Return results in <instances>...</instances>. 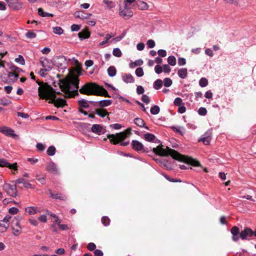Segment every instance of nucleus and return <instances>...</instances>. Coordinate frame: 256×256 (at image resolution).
<instances>
[{"instance_id":"obj_1","label":"nucleus","mask_w":256,"mask_h":256,"mask_svg":"<svg viewBox=\"0 0 256 256\" xmlns=\"http://www.w3.org/2000/svg\"><path fill=\"white\" fill-rule=\"evenodd\" d=\"M82 69L76 66L66 76L60 80V88L64 92L66 98H72L78 94L79 79L78 77L81 75Z\"/></svg>"},{"instance_id":"obj_2","label":"nucleus","mask_w":256,"mask_h":256,"mask_svg":"<svg viewBox=\"0 0 256 256\" xmlns=\"http://www.w3.org/2000/svg\"><path fill=\"white\" fill-rule=\"evenodd\" d=\"M40 86L38 88V96L43 100H50L48 103L53 104L57 108L64 107L66 105V101L63 98H58L56 94H60L55 91L53 88L46 83L37 82Z\"/></svg>"},{"instance_id":"obj_3","label":"nucleus","mask_w":256,"mask_h":256,"mask_svg":"<svg viewBox=\"0 0 256 256\" xmlns=\"http://www.w3.org/2000/svg\"><path fill=\"white\" fill-rule=\"evenodd\" d=\"M162 146H163L160 144L156 146V148H152V152L154 154L160 156H166L170 155L174 159L180 162H184L188 164H190L194 166H200V163L198 161L180 154L178 152L170 148L168 146H166V149L164 148Z\"/></svg>"},{"instance_id":"obj_4","label":"nucleus","mask_w":256,"mask_h":256,"mask_svg":"<svg viewBox=\"0 0 256 256\" xmlns=\"http://www.w3.org/2000/svg\"><path fill=\"white\" fill-rule=\"evenodd\" d=\"M80 92L82 94L86 95H96L104 96L110 98L107 90L102 86H100L96 83L88 82L84 84L80 89Z\"/></svg>"},{"instance_id":"obj_5","label":"nucleus","mask_w":256,"mask_h":256,"mask_svg":"<svg viewBox=\"0 0 256 256\" xmlns=\"http://www.w3.org/2000/svg\"><path fill=\"white\" fill-rule=\"evenodd\" d=\"M22 220L21 216H17L12 220L11 224L12 234L15 236H18L22 234V230L20 222Z\"/></svg>"},{"instance_id":"obj_6","label":"nucleus","mask_w":256,"mask_h":256,"mask_svg":"<svg viewBox=\"0 0 256 256\" xmlns=\"http://www.w3.org/2000/svg\"><path fill=\"white\" fill-rule=\"evenodd\" d=\"M119 13L120 16L126 19H128L132 16V12L128 4L126 3V2H124L123 4L120 6Z\"/></svg>"},{"instance_id":"obj_7","label":"nucleus","mask_w":256,"mask_h":256,"mask_svg":"<svg viewBox=\"0 0 256 256\" xmlns=\"http://www.w3.org/2000/svg\"><path fill=\"white\" fill-rule=\"evenodd\" d=\"M126 136L125 132L118 133L116 134H108V138L110 139V142L116 144L119 142L124 140Z\"/></svg>"},{"instance_id":"obj_8","label":"nucleus","mask_w":256,"mask_h":256,"mask_svg":"<svg viewBox=\"0 0 256 256\" xmlns=\"http://www.w3.org/2000/svg\"><path fill=\"white\" fill-rule=\"evenodd\" d=\"M54 64L62 69L66 68V62L64 56H56L54 58Z\"/></svg>"},{"instance_id":"obj_9","label":"nucleus","mask_w":256,"mask_h":256,"mask_svg":"<svg viewBox=\"0 0 256 256\" xmlns=\"http://www.w3.org/2000/svg\"><path fill=\"white\" fill-rule=\"evenodd\" d=\"M4 190L8 195L15 197L16 196V185H11L8 184H4Z\"/></svg>"},{"instance_id":"obj_10","label":"nucleus","mask_w":256,"mask_h":256,"mask_svg":"<svg viewBox=\"0 0 256 256\" xmlns=\"http://www.w3.org/2000/svg\"><path fill=\"white\" fill-rule=\"evenodd\" d=\"M40 62L45 71H50L53 68V64L46 58H40Z\"/></svg>"},{"instance_id":"obj_11","label":"nucleus","mask_w":256,"mask_h":256,"mask_svg":"<svg viewBox=\"0 0 256 256\" xmlns=\"http://www.w3.org/2000/svg\"><path fill=\"white\" fill-rule=\"evenodd\" d=\"M12 216L8 214L6 215L2 220H0V230L2 232H6L9 227V222Z\"/></svg>"},{"instance_id":"obj_12","label":"nucleus","mask_w":256,"mask_h":256,"mask_svg":"<svg viewBox=\"0 0 256 256\" xmlns=\"http://www.w3.org/2000/svg\"><path fill=\"white\" fill-rule=\"evenodd\" d=\"M212 132L211 130H207L198 140V142H202L206 145H208L212 139Z\"/></svg>"},{"instance_id":"obj_13","label":"nucleus","mask_w":256,"mask_h":256,"mask_svg":"<svg viewBox=\"0 0 256 256\" xmlns=\"http://www.w3.org/2000/svg\"><path fill=\"white\" fill-rule=\"evenodd\" d=\"M12 9L18 10L22 8V3L18 0H5Z\"/></svg>"},{"instance_id":"obj_14","label":"nucleus","mask_w":256,"mask_h":256,"mask_svg":"<svg viewBox=\"0 0 256 256\" xmlns=\"http://www.w3.org/2000/svg\"><path fill=\"white\" fill-rule=\"evenodd\" d=\"M254 235V232L252 230L246 227L240 233V236L242 240H246L248 236L251 237Z\"/></svg>"},{"instance_id":"obj_15","label":"nucleus","mask_w":256,"mask_h":256,"mask_svg":"<svg viewBox=\"0 0 256 256\" xmlns=\"http://www.w3.org/2000/svg\"><path fill=\"white\" fill-rule=\"evenodd\" d=\"M46 170L54 174H57L59 173L56 164L52 162L48 164L46 166Z\"/></svg>"},{"instance_id":"obj_16","label":"nucleus","mask_w":256,"mask_h":256,"mask_svg":"<svg viewBox=\"0 0 256 256\" xmlns=\"http://www.w3.org/2000/svg\"><path fill=\"white\" fill-rule=\"evenodd\" d=\"M90 102L94 103V106L104 108L110 106L112 103V101L110 100H104L96 102Z\"/></svg>"},{"instance_id":"obj_17","label":"nucleus","mask_w":256,"mask_h":256,"mask_svg":"<svg viewBox=\"0 0 256 256\" xmlns=\"http://www.w3.org/2000/svg\"><path fill=\"white\" fill-rule=\"evenodd\" d=\"M132 148L136 150L141 151L144 150V146L143 144L138 140H132Z\"/></svg>"},{"instance_id":"obj_18","label":"nucleus","mask_w":256,"mask_h":256,"mask_svg":"<svg viewBox=\"0 0 256 256\" xmlns=\"http://www.w3.org/2000/svg\"><path fill=\"white\" fill-rule=\"evenodd\" d=\"M74 16L82 20H85L91 16V14H86L82 11H78L74 13Z\"/></svg>"},{"instance_id":"obj_19","label":"nucleus","mask_w":256,"mask_h":256,"mask_svg":"<svg viewBox=\"0 0 256 256\" xmlns=\"http://www.w3.org/2000/svg\"><path fill=\"white\" fill-rule=\"evenodd\" d=\"M0 132L7 136H14V130L11 128H8V127H2L0 128Z\"/></svg>"},{"instance_id":"obj_20","label":"nucleus","mask_w":256,"mask_h":256,"mask_svg":"<svg viewBox=\"0 0 256 256\" xmlns=\"http://www.w3.org/2000/svg\"><path fill=\"white\" fill-rule=\"evenodd\" d=\"M122 80L126 83H132L134 82V78L130 74H124L122 76Z\"/></svg>"},{"instance_id":"obj_21","label":"nucleus","mask_w":256,"mask_h":256,"mask_svg":"<svg viewBox=\"0 0 256 256\" xmlns=\"http://www.w3.org/2000/svg\"><path fill=\"white\" fill-rule=\"evenodd\" d=\"M96 113L102 118H104L105 116H108L109 113L104 108H96L95 110Z\"/></svg>"},{"instance_id":"obj_22","label":"nucleus","mask_w":256,"mask_h":256,"mask_svg":"<svg viewBox=\"0 0 256 256\" xmlns=\"http://www.w3.org/2000/svg\"><path fill=\"white\" fill-rule=\"evenodd\" d=\"M25 211L30 215H34L38 212L37 208L34 206L27 207L25 208Z\"/></svg>"},{"instance_id":"obj_23","label":"nucleus","mask_w":256,"mask_h":256,"mask_svg":"<svg viewBox=\"0 0 256 256\" xmlns=\"http://www.w3.org/2000/svg\"><path fill=\"white\" fill-rule=\"evenodd\" d=\"M50 192L51 197L54 198L60 199L62 200H66V197L61 194H52L50 190Z\"/></svg>"},{"instance_id":"obj_24","label":"nucleus","mask_w":256,"mask_h":256,"mask_svg":"<svg viewBox=\"0 0 256 256\" xmlns=\"http://www.w3.org/2000/svg\"><path fill=\"white\" fill-rule=\"evenodd\" d=\"M137 5L138 8L141 10H146L148 8V5L147 3L142 1H138L137 2Z\"/></svg>"},{"instance_id":"obj_25","label":"nucleus","mask_w":256,"mask_h":256,"mask_svg":"<svg viewBox=\"0 0 256 256\" xmlns=\"http://www.w3.org/2000/svg\"><path fill=\"white\" fill-rule=\"evenodd\" d=\"M78 37L81 39H84L89 38L90 34V32L86 30H84L78 34Z\"/></svg>"},{"instance_id":"obj_26","label":"nucleus","mask_w":256,"mask_h":256,"mask_svg":"<svg viewBox=\"0 0 256 256\" xmlns=\"http://www.w3.org/2000/svg\"><path fill=\"white\" fill-rule=\"evenodd\" d=\"M91 130L93 132L100 134L102 132V126L100 124H94Z\"/></svg>"},{"instance_id":"obj_27","label":"nucleus","mask_w":256,"mask_h":256,"mask_svg":"<svg viewBox=\"0 0 256 256\" xmlns=\"http://www.w3.org/2000/svg\"><path fill=\"white\" fill-rule=\"evenodd\" d=\"M144 139L149 142H152L156 139V136L150 133H147L144 136Z\"/></svg>"},{"instance_id":"obj_28","label":"nucleus","mask_w":256,"mask_h":256,"mask_svg":"<svg viewBox=\"0 0 256 256\" xmlns=\"http://www.w3.org/2000/svg\"><path fill=\"white\" fill-rule=\"evenodd\" d=\"M38 14L42 17H46V16H50L53 17L54 14H50L46 12H45L43 10L42 8H39L38 9Z\"/></svg>"},{"instance_id":"obj_29","label":"nucleus","mask_w":256,"mask_h":256,"mask_svg":"<svg viewBox=\"0 0 256 256\" xmlns=\"http://www.w3.org/2000/svg\"><path fill=\"white\" fill-rule=\"evenodd\" d=\"M134 123L140 127H144L148 129L147 126H145V123L143 120L140 118H136L134 120Z\"/></svg>"},{"instance_id":"obj_30","label":"nucleus","mask_w":256,"mask_h":256,"mask_svg":"<svg viewBox=\"0 0 256 256\" xmlns=\"http://www.w3.org/2000/svg\"><path fill=\"white\" fill-rule=\"evenodd\" d=\"M116 70L114 66H110L108 69V74L110 76L112 77L116 76Z\"/></svg>"},{"instance_id":"obj_31","label":"nucleus","mask_w":256,"mask_h":256,"mask_svg":"<svg viewBox=\"0 0 256 256\" xmlns=\"http://www.w3.org/2000/svg\"><path fill=\"white\" fill-rule=\"evenodd\" d=\"M78 104L80 108H88L89 106L88 102L84 99L78 101Z\"/></svg>"},{"instance_id":"obj_32","label":"nucleus","mask_w":256,"mask_h":256,"mask_svg":"<svg viewBox=\"0 0 256 256\" xmlns=\"http://www.w3.org/2000/svg\"><path fill=\"white\" fill-rule=\"evenodd\" d=\"M178 75L182 78H184L187 75V70L186 68H181L178 71Z\"/></svg>"},{"instance_id":"obj_33","label":"nucleus","mask_w":256,"mask_h":256,"mask_svg":"<svg viewBox=\"0 0 256 256\" xmlns=\"http://www.w3.org/2000/svg\"><path fill=\"white\" fill-rule=\"evenodd\" d=\"M8 77L13 81L16 80L18 77V72H10L8 74Z\"/></svg>"},{"instance_id":"obj_34","label":"nucleus","mask_w":256,"mask_h":256,"mask_svg":"<svg viewBox=\"0 0 256 256\" xmlns=\"http://www.w3.org/2000/svg\"><path fill=\"white\" fill-rule=\"evenodd\" d=\"M52 32L55 34L60 35L63 34L64 30L60 26H56L52 28Z\"/></svg>"},{"instance_id":"obj_35","label":"nucleus","mask_w":256,"mask_h":256,"mask_svg":"<svg viewBox=\"0 0 256 256\" xmlns=\"http://www.w3.org/2000/svg\"><path fill=\"white\" fill-rule=\"evenodd\" d=\"M162 86V81L160 79H158L154 82V88L156 90H158Z\"/></svg>"},{"instance_id":"obj_36","label":"nucleus","mask_w":256,"mask_h":256,"mask_svg":"<svg viewBox=\"0 0 256 256\" xmlns=\"http://www.w3.org/2000/svg\"><path fill=\"white\" fill-rule=\"evenodd\" d=\"M168 62L169 64L174 66L176 64V58L173 56H170L168 58Z\"/></svg>"},{"instance_id":"obj_37","label":"nucleus","mask_w":256,"mask_h":256,"mask_svg":"<svg viewBox=\"0 0 256 256\" xmlns=\"http://www.w3.org/2000/svg\"><path fill=\"white\" fill-rule=\"evenodd\" d=\"M112 54L116 57H120L122 55V52L118 48H114L112 50Z\"/></svg>"},{"instance_id":"obj_38","label":"nucleus","mask_w":256,"mask_h":256,"mask_svg":"<svg viewBox=\"0 0 256 256\" xmlns=\"http://www.w3.org/2000/svg\"><path fill=\"white\" fill-rule=\"evenodd\" d=\"M160 109L158 106H154L150 108V112L152 114H156L160 112Z\"/></svg>"},{"instance_id":"obj_39","label":"nucleus","mask_w":256,"mask_h":256,"mask_svg":"<svg viewBox=\"0 0 256 256\" xmlns=\"http://www.w3.org/2000/svg\"><path fill=\"white\" fill-rule=\"evenodd\" d=\"M114 36V35H113V34H107L106 36L105 40L100 42V46H102V45L106 44L108 42V40Z\"/></svg>"},{"instance_id":"obj_40","label":"nucleus","mask_w":256,"mask_h":256,"mask_svg":"<svg viewBox=\"0 0 256 256\" xmlns=\"http://www.w3.org/2000/svg\"><path fill=\"white\" fill-rule=\"evenodd\" d=\"M46 152H47V154L48 156H53L55 154L56 148L54 146H50L48 148Z\"/></svg>"},{"instance_id":"obj_41","label":"nucleus","mask_w":256,"mask_h":256,"mask_svg":"<svg viewBox=\"0 0 256 256\" xmlns=\"http://www.w3.org/2000/svg\"><path fill=\"white\" fill-rule=\"evenodd\" d=\"M164 86L169 87L172 84V82L170 78H166L164 79Z\"/></svg>"},{"instance_id":"obj_42","label":"nucleus","mask_w":256,"mask_h":256,"mask_svg":"<svg viewBox=\"0 0 256 256\" xmlns=\"http://www.w3.org/2000/svg\"><path fill=\"white\" fill-rule=\"evenodd\" d=\"M26 36L29 39H32L35 38L36 36V34L34 32L28 31L26 34Z\"/></svg>"},{"instance_id":"obj_43","label":"nucleus","mask_w":256,"mask_h":256,"mask_svg":"<svg viewBox=\"0 0 256 256\" xmlns=\"http://www.w3.org/2000/svg\"><path fill=\"white\" fill-rule=\"evenodd\" d=\"M199 84L202 87L206 86L208 84V80L206 78H202L200 80Z\"/></svg>"},{"instance_id":"obj_44","label":"nucleus","mask_w":256,"mask_h":256,"mask_svg":"<svg viewBox=\"0 0 256 256\" xmlns=\"http://www.w3.org/2000/svg\"><path fill=\"white\" fill-rule=\"evenodd\" d=\"M136 74L138 76L141 77L144 76V72L142 68H138L136 70Z\"/></svg>"},{"instance_id":"obj_45","label":"nucleus","mask_w":256,"mask_h":256,"mask_svg":"<svg viewBox=\"0 0 256 256\" xmlns=\"http://www.w3.org/2000/svg\"><path fill=\"white\" fill-rule=\"evenodd\" d=\"M15 61L16 62L20 63L22 65H24L25 64L24 60L21 55H19L18 58L15 59Z\"/></svg>"},{"instance_id":"obj_46","label":"nucleus","mask_w":256,"mask_h":256,"mask_svg":"<svg viewBox=\"0 0 256 256\" xmlns=\"http://www.w3.org/2000/svg\"><path fill=\"white\" fill-rule=\"evenodd\" d=\"M230 232L232 235L238 234L240 233V230L238 226H234L232 228Z\"/></svg>"},{"instance_id":"obj_47","label":"nucleus","mask_w":256,"mask_h":256,"mask_svg":"<svg viewBox=\"0 0 256 256\" xmlns=\"http://www.w3.org/2000/svg\"><path fill=\"white\" fill-rule=\"evenodd\" d=\"M102 222L105 226H106L109 224L110 220L106 216H104L102 218Z\"/></svg>"},{"instance_id":"obj_48","label":"nucleus","mask_w":256,"mask_h":256,"mask_svg":"<svg viewBox=\"0 0 256 256\" xmlns=\"http://www.w3.org/2000/svg\"><path fill=\"white\" fill-rule=\"evenodd\" d=\"M155 72L158 74H160L162 72V67L158 64L155 66Z\"/></svg>"},{"instance_id":"obj_49","label":"nucleus","mask_w":256,"mask_h":256,"mask_svg":"<svg viewBox=\"0 0 256 256\" xmlns=\"http://www.w3.org/2000/svg\"><path fill=\"white\" fill-rule=\"evenodd\" d=\"M142 100L146 104H148L150 101V97L146 94L142 96Z\"/></svg>"},{"instance_id":"obj_50","label":"nucleus","mask_w":256,"mask_h":256,"mask_svg":"<svg viewBox=\"0 0 256 256\" xmlns=\"http://www.w3.org/2000/svg\"><path fill=\"white\" fill-rule=\"evenodd\" d=\"M18 212V209L15 207L11 208L8 210V212L12 214H16Z\"/></svg>"},{"instance_id":"obj_51","label":"nucleus","mask_w":256,"mask_h":256,"mask_svg":"<svg viewBox=\"0 0 256 256\" xmlns=\"http://www.w3.org/2000/svg\"><path fill=\"white\" fill-rule=\"evenodd\" d=\"M199 114L202 116H205L206 114L207 110L204 108H200L198 110Z\"/></svg>"},{"instance_id":"obj_52","label":"nucleus","mask_w":256,"mask_h":256,"mask_svg":"<svg viewBox=\"0 0 256 256\" xmlns=\"http://www.w3.org/2000/svg\"><path fill=\"white\" fill-rule=\"evenodd\" d=\"M163 70L166 73H169L171 70V68L168 64H164L162 66Z\"/></svg>"},{"instance_id":"obj_53","label":"nucleus","mask_w":256,"mask_h":256,"mask_svg":"<svg viewBox=\"0 0 256 256\" xmlns=\"http://www.w3.org/2000/svg\"><path fill=\"white\" fill-rule=\"evenodd\" d=\"M146 44L149 48H153L155 46V42L152 40H150L147 42Z\"/></svg>"},{"instance_id":"obj_54","label":"nucleus","mask_w":256,"mask_h":256,"mask_svg":"<svg viewBox=\"0 0 256 256\" xmlns=\"http://www.w3.org/2000/svg\"><path fill=\"white\" fill-rule=\"evenodd\" d=\"M80 26L75 24H72L70 27L71 30L72 32H77L80 29Z\"/></svg>"},{"instance_id":"obj_55","label":"nucleus","mask_w":256,"mask_h":256,"mask_svg":"<svg viewBox=\"0 0 256 256\" xmlns=\"http://www.w3.org/2000/svg\"><path fill=\"white\" fill-rule=\"evenodd\" d=\"M186 64V60L182 58H180L178 59V64L180 66L184 65Z\"/></svg>"},{"instance_id":"obj_56","label":"nucleus","mask_w":256,"mask_h":256,"mask_svg":"<svg viewBox=\"0 0 256 256\" xmlns=\"http://www.w3.org/2000/svg\"><path fill=\"white\" fill-rule=\"evenodd\" d=\"M103 2L110 8H112L114 6L113 3L112 1H110L108 0H104Z\"/></svg>"},{"instance_id":"obj_57","label":"nucleus","mask_w":256,"mask_h":256,"mask_svg":"<svg viewBox=\"0 0 256 256\" xmlns=\"http://www.w3.org/2000/svg\"><path fill=\"white\" fill-rule=\"evenodd\" d=\"M136 92L138 94H142L144 92V88L141 86H139L136 88Z\"/></svg>"},{"instance_id":"obj_58","label":"nucleus","mask_w":256,"mask_h":256,"mask_svg":"<svg viewBox=\"0 0 256 256\" xmlns=\"http://www.w3.org/2000/svg\"><path fill=\"white\" fill-rule=\"evenodd\" d=\"M87 248L88 250H93L96 248V246L94 243L90 242L88 244Z\"/></svg>"},{"instance_id":"obj_59","label":"nucleus","mask_w":256,"mask_h":256,"mask_svg":"<svg viewBox=\"0 0 256 256\" xmlns=\"http://www.w3.org/2000/svg\"><path fill=\"white\" fill-rule=\"evenodd\" d=\"M10 104H11V102L9 100H2L0 101V104L3 106H8Z\"/></svg>"},{"instance_id":"obj_60","label":"nucleus","mask_w":256,"mask_h":256,"mask_svg":"<svg viewBox=\"0 0 256 256\" xmlns=\"http://www.w3.org/2000/svg\"><path fill=\"white\" fill-rule=\"evenodd\" d=\"M158 55L162 57H165L166 56V52L164 50H158Z\"/></svg>"},{"instance_id":"obj_61","label":"nucleus","mask_w":256,"mask_h":256,"mask_svg":"<svg viewBox=\"0 0 256 256\" xmlns=\"http://www.w3.org/2000/svg\"><path fill=\"white\" fill-rule=\"evenodd\" d=\"M17 114L18 116L22 117L24 118H28L29 117L28 114L24 112H18Z\"/></svg>"},{"instance_id":"obj_62","label":"nucleus","mask_w":256,"mask_h":256,"mask_svg":"<svg viewBox=\"0 0 256 256\" xmlns=\"http://www.w3.org/2000/svg\"><path fill=\"white\" fill-rule=\"evenodd\" d=\"M182 103V100L180 98H177L174 101V104L176 106H180Z\"/></svg>"},{"instance_id":"obj_63","label":"nucleus","mask_w":256,"mask_h":256,"mask_svg":"<svg viewBox=\"0 0 256 256\" xmlns=\"http://www.w3.org/2000/svg\"><path fill=\"white\" fill-rule=\"evenodd\" d=\"M136 48L138 50H142L144 48V44L142 42H140L137 44Z\"/></svg>"},{"instance_id":"obj_64","label":"nucleus","mask_w":256,"mask_h":256,"mask_svg":"<svg viewBox=\"0 0 256 256\" xmlns=\"http://www.w3.org/2000/svg\"><path fill=\"white\" fill-rule=\"evenodd\" d=\"M38 220L43 222H46L47 221L46 216V215H42L38 218Z\"/></svg>"}]
</instances>
